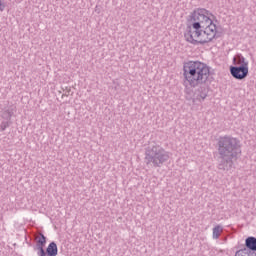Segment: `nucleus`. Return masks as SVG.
I'll return each instance as SVG.
<instances>
[{
    "mask_svg": "<svg viewBox=\"0 0 256 256\" xmlns=\"http://www.w3.org/2000/svg\"><path fill=\"white\" fill-rule=\"evenodd\" d=\"M218 169L231 171L235 161L241 157V141L230 135L220 136L217 140Z\"/></svg>",
    "mask_w": 256,
    "mask_h": 256,
    "instance_id": "f257e3e1",
    "label": "nucleus"
},
{
    "mask_svg": "<svg viewBox=\"0 0 256 256\" xmlns=\"http://www.w3.org/2000/svg\"><path fill=\"white\" fill-rule=\"evenodd\" d=\"M211 75V68L201 61H188L183 65L184 85L186 87H199L207 85Z\"/></svg>",
    "mask_w": 256,
    "mask_h": 256,
    "instance_id": "f03ea898",
    "label": "nucleus"
},
{
    "mask_svg": "<svg viewBox=\"0 0 256 256\" xmlns=\"http://www.w3.org/2000/svg\"><path fill=\"white\" fill-rule=\"evenodd\" d=\"M217 36V25L206 26L204 28L201 24L193 22L192 25L187 26L184 32L185 40L192 45H205L211 43Z\"/></svg>",
    "mask_w": 256,
    "mask_h": 256,
    "instance_id": "7ed1b4c3",
    "label": "nucleus"
},
{
    "mask_svg": "<svg viewBox=\"0 0 256 256\" xmlns=\"http://www.w3.org/2000/svg\"><path fill=\"white\" fill-rule=\"evenodd\" d=\"M171 158V152L165 150L161 145L154 144L145 149L144 162L151 167H163Z\"/></svg>",
    "mask_w": 256,
    "mask_h": 256,
    "instance_id": "20e7f679",
    "label": "nucleus"
},
{
    "mask_svg": "<svg viewBox=\"0 0 256 256\" xmlns=\"http://www.w3.org/2000/svg\"><path fill=\"white\" fill-rule=\"evenodd\" d=\"M192 21L194 23H199L200 27L203 29L211 27V25H217L215 24V15L205 8H197L194 10L192 13Z\"/></svg>",
    "mask_w": 256,
    "mask_h": 256,
    "instance_id": "39448f33",
    "label": "nucleus"
},
{
    "mask_svg": "<svg viewBox=\"0 0 256 256\" xmlns=\"http://www.w3.org/2000/svg\"><path fill=\"white\" fill-rule=\"evenodd\" d=\"M245 245L247 248L236 251L235 256H256V238L253 236L248 237Z\"/></svg>",
    "mask_w": 256,
    "mask_h": 256,
    "instance_id": "423d86ee",
    "label": "nucleus"
},
{
    "mask_svg": "<svg viewBox=\"0 0 256 256\" xmlns=\"http://www.w3.org/2000/svg\"><path fill=\"white\" fill-rule=\"evenodd\" d=\"M230 75L238 81H243L249 75V66H230Z\"/></svg>",
    "mask_w": 256,
    "mask_h": 256,
    "instance_id": "0eeeda50",
    "label": "nucleus"
},
{
    "mask_svg": "<svg viewBox=\"0 0 256 256\" xmlns=\"http://www.w3.org/2000/svg\"><path fill=\"white\" fill-rule=\"evenodd\" d=\"M39 238H36V249H37V255L38 256H47V253H45V245L47 244V237L43 233L39 234Z\"/></svg>",
    "mask_w": 256,
    "mask_h": 256,
    "instance_id": "6e6552de",
    "label": "nucleus"
},
{
    "mask_svg": "<svg viewBox=\"0 0 256 256\" xmlns=\"http://www.w3.org/2000/svg\"><path fill=\"white\" fill-rule=\"evenodd\" d=\"M199 88L195 91V99L194 101H205V99H207V95L209 93V89L207 88V86H205V84L203 85H199Z\"/></svg>",
    "mask_w": 256,
    "mask_h": 256,
    "instance_id": "1a4fd4ad",
    "label": "nucleus"
},
{
    "mask_svg": "<svg viewBox=\"0 0 256 256\" xmlns=\"http://www.w3.org/2000/svg\"><path fill=\"white\" fill-rule=\"evenodd\" d=\"M232 63L234 67H249V60L241 54H237L236 56H234Z\"/></svg>",
    "mask_w": 256,
    "mask_h": 256,
    "instance_id": "9d476101",
    "label": "nucleus"
},
{
    "mask_svg": "<svg viewBox=\"0 0 256 256\" xmlns=\"http://www.w3.org/2000/svg\"><path fill=\"white\" fill-rule=\"evenodd\" d=\"M45 253L47 256H57V254L59 253V249L57 248V243L51 242L48 245Z\"/></svg>",
    "mask_w": 256,
    "mask_h": 256,
    "instance_id": "9b49d317",
    "label": "nucleus"
},
{
    "mask_svg": "<svg viewBox=\"0 0 256 256\" xmlns=\"http://www.w3.org/2000/svg\"><path fill=\"white\" fill-rule=\"evenodd\" d=\"M221 233H223V226L216 225L213 228V234H212L213 239H219V237H221Z\"/></svg>",
    "mask_w": 256,
    "mask_h": 256,
    "instance_id": "f8f14e48",
    "label": "nucleus"
},
{
    "mask_svg": "<svg viewBox=\"0 0 256 256\" xmlns=\"http://www.w3.org/2000/svg\"><path fill=\"white\" fill-rule=\"evenodd\" d=\"M2 119H5L6 121H11V118L13 117V110L7 109L5 110L2 115Z\"/></svg>",
    "mask_w": 256,
    "mask_h": 256,
    "instance_id": "ddd939ff",
    "label": "nucleus"
},
{
    "mask_svg": "<svg viewBox=\"0 0 256 256\" xmlns=\"http://www.w3.org/2000/svg\"><path fill=\"white\" fill-rule=\"evenodd\" d=\"M7 127H9V122H7V121L1 122V124H0L1 131H5V129H7Z\"/></svg>",
    "mask_w": 256,
    "mask_h": 256,
    "instance_id": "4468645a",
    "label": "nucleus"
},
{
    "mask_svg": "<svg viewBox=\"0 0 256 256\" xmlns=\"http://www.w3.org/2000/svg\"><path fill=\"white\" fill-rule=\"evenodd\" d=\"M5 11V4L0 0V13Z\"/></svg>",
    "mask_w": 256,
    "mask_h": 256,
    "instance_id": "2eb2a0df",
    "label": "nucleus"
}]
</instances>
